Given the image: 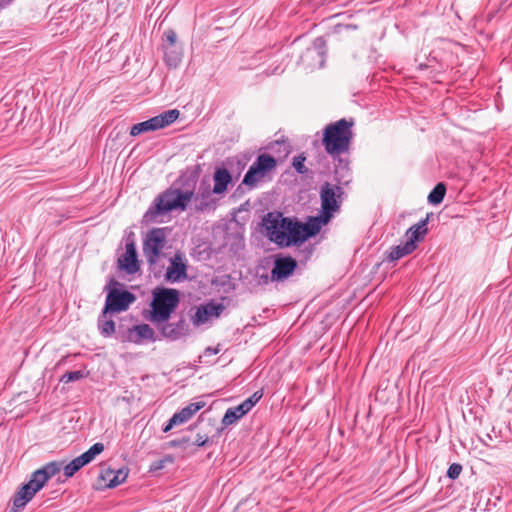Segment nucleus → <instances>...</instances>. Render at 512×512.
<instances>
[{"instance_id":"obj_1","label":"nucleus","mask_w":512,"mask_h":512,"mask_svg":"<svg viewBox=\"0 0 512 512\" xmlns=\"http://www.w3.org/2000/svg\"><path fill=\"white\" fill-rule=\"evenodd\" d=\"M191 200H194L195 209L198 211L211 210L216 205L211 196L210 185L201 183L195 194L192 191L183 192L179 189L166 190L155 199L154 206L148 210L147 216L156 218L172 210L180 209L184 211Z\"/></svg>"},{"instance_id":"obj_2","label":"nucleus","mask_w":512,"mask_h":512,"mask_svg":"<svg viewBox=\"0 0 512 512\" xmlns=\"http://www.w3.org/2000/svg\"><path fill=\"white\" fill-rule=\"evenodd\" d=\"M262 226L268 239L279 247L297 246L294 220L283 217L281 213H268L262 220Z\"/></svg>"},{"instance_id":"obj_3","label":"nucleus","mask_w":512,"mask_h":512,"mask_svg":"<svg viewBox=\"0 0 512 512\" xmlns=\"http://www.w3.org/2000/svg\"><path fill=\"white\" fill-rule=\"evenodd\" d=\"M61 468V463L52 461L34 471L29 482L24 484L15 494L13 500L14 509L24 508L35 494L44 487L46 482L60 472Z\"/></svg>"},{"instance_id":"obj_4","label":"nucleus","mask_w":512,"mask_h":512,"mask_svg":"<svg viewBox=\"0 0 512 512\" xmlns=\"http://www.w3.org/2000/svg\"><path fill=\"white\" fill-rule=\"evenodd\" d=\"M151 310L146 318L154 324L167 322L180 302L179 291L173 288L157 287L152 292Z\"/></svg>"},{"instance_id":"obj_5","label":"nucleus","mask_w":512,"mask_h":512,"mask_svg":"<svg viewBox=\"0 0 512 512\" xmlns=\"http://www.w3.org/2000/svg\"><path fill=\"white\" fill-rule=\"evenodd\" d=\"M353 120L340 119L326 126L323 133V145L330 155H340L349 149L353 132Z\"/></svg>"},{"instance_id":"obj_6","label":"nucleus","mask_w":512,"mask_h":512,"mask_svg":"<svg viewBox=\"0 0 512 512\" xmlns=\"http://www.w3.org/2000/svg\"><path fill=\"white\" fill-rule=\"evenodd\" d=\"M276 159L269 154H260L245 174L242 184L254 188L275 169Z\"/></svg>"},{"instance_id":"obj_7","label":"nucleus","mask_w":512,"mask_h":512,"mask_svg":"<svg viewBox=\"0 0 512 512\" xmlns=\"http://www.w3.org/2000/svg\"><path fill=\"white\" fill-rule=\"evenodd\" d=\"M163 60L169 68H177L183 58V47L177 42V34L169 29L163 33L162 38Z\"/></svg>"},{"instance_id":"obj_8","label":"nucleus","mask_w":512,"mask_h":512,"mask_svg":"<svg viewBox=\"0 0 512 512\" xmlns=\"http://www.w3.org/2000/svg\"><path fill=\"white\" fill-rule=\"evenodd\" d=\"M166 231L164 228L150 230L143 243V253L147 262L151 265L157 263L162 249L166 244Z\"/></svg>"},{"instance_id":"obj_9","label":"nucleus","mask_w":512,"mask_h":512,"mask_svg":"<svg viewBox=\"0 0 512 512\" xmlns=\"http://www.w3.org/2000/svg\"><path fill=\"white\" fill-rule=\"evenodd\" d=\"M179 114L180 113L177 109L167 110L160 115L133 125L130 131V135L138 136L144 132L155 131L164 128L176 121L179 117Z\"/></svg>"},{"instance_id":"obj_10","label":"nucleus","mask_w":512,"mask_h":512,"mask_svg":"<svg viewBox=\"0 0 512 512\" xmlns=\"http://www.w3.org/2000/svg\"><path fill=\"white\" fill-rule=\"evenodd\" d=\"M343 191L340 186L325 183L320 192L321 212L326 215V220H330L334 212L339 210V198Z\"/></svg>"},{"instance_id":"obj_11","label":"nucleus","mask_w":512,"mask_h":512,"mask_svg":"<svg viewBox=\"0 0 512 512\" xmlns=\"http://www.w3.org/2000/svg\"><path fill=\"white\" fill-rule=\"evenodd\" d=\"M329 221L326 220V215L322 212L320 216L310 218L305 224L294 220L295 230L293 233L296 236L297 246L304 243L309 237L316 235L321 227Z\"/></svg>"},{"instance_id":"obj_12","label":"nucleus","mask_w":512,"mask_h":512,"mask_svg":"<svg viewBox=\"0 0 512 512\" xmlns=\"http://www.w3.org/2000/svg\"><path fill=\"white\" fill-rule=\"evenodd\" d=\"M104 451V445L100 442L92 445L86 452L74 458L71 462L63 466L64 475L67 478L72 477L82 467L92 462L97 455Z\"/></svg>"},{"instance_id":"obj_13","label":"nucleus","mask_w":512,"mask_h":512,"mask_svg":"<svg viewBox=\"0 0 512 512\" xmlns=\"http://www.w3.org/2000/svg\"><path fill=\"white\" fill-rule=\"evenodd\" d=\"M135 299V296L129 291L113 289L106 297L105 313L125 311Z\"/></svg>"},{"instance_id":"obj_14","label":"nucleus","mask_w":512,"mask_h":512,"mask_svg":"<svg viewBox=\"0 0 512 512\" xmlns=\"http://www.w3.org/2000/svg\"><path fill=\"white\" fill-rule=\"evenodd\" d=\"M297 267V261L290 256L276 257L271 270V281H283L291 276Z\"/></svg>"},{"instance_id":"obj_15","label":"nucleus","mask_w":512,"mask_h":512,"mask_svg":"<svg viewBox=\"0 0 512 512\" xmlns=\"http://www.w3.org/2000/svg\"><path fill=\"white\" fill-rule=\"evenodd\" d=\"M187 266L181 254L176 253L170 258V265L166 270L165 279L168 282H179L187 278Z\"/></svg>"},{"instance_id":"obj_16","label":"nucleus","mask_w":512,"mask_h":512,"mask_svg":"<svg viewBox=\"0 0 512 512\" xmlns=\"http://www.w3.org/2000/svg\"><path fill=\"white\" fill-rule=\"evenodd\" d=\"M223 310L224 306L222 304L208 303L206 305H201L197 308L195 315L192 318L193 324L195 326H200L210 321L212 318L219 317Z\"/></svg>"},{"instance_id":"obj_17","label":"nucleus","mask_w":512,"mask_h":512,"mask_svg":"<svg viewBox=\"0 0 512 512\" xmlns=\"http://www.w3.org/2000/svg\"><path fill=\"white\" fill-rule=\"evenodd\" d=\"M205 406V402H194L183 408L181 411L175 413L169 420V423L163 429L164 432H168L173 426L185 423L188 421L196 412Z\"/></svg>"},{"instance_id":"obj_18","label":"nucleus","mask_w":512,"mask_h":512,"mask_svg":"<svg viewBox=\"0 0 512 512\" xmlns=\"http://www.w3.org/2000/svg\"><path fill=\"white\" fill-rule=\"evenodd\" d=\"M252 407L253 403L250 400H245L238 406L229 408L222 419L223 426L234 424L245 414H247L252 409Z\"/></svg>"},{"instance_id":"obj_19","label":"nucleus","mask_w":512,"mask_h":512,"mask_svg":"<svg viewBox=\"0 0 512 512\" xmlns=\"http://www.w3.org/2000/svg\"><path fill=\"white\" fill-rule=\"evenodd\" d=\"M119 265L130 274L139 270L137 253L133 243L126 244L125 253L122 258L119 259Z\"/></svg>"},{"instance_id":"obj_20","label":"nucleus","mask_w":512,"mask_h":512,"mask_svg":"<svg viewBox=\"0 0 512 512\" xmlns=\"http://www.w3.org/2000/svg\"><path fill=\"white\" fill-rule=\"evenodd\" d=\"M213 193L222 194L227 190L228 184L232 181L230 172L226 168H219L214 172Z\"/></svg>"},{"instance_id":"obj_21","label":"nucleus","mask_w":512,"mask_h":512,"mask_svg":"<svg viewBox=\"0 0 512 512\" xmlns=\"http://www.w3.org/2000/svg\"><path fill=\"white\" fill-rule=\"evenodd\" d=\"M130 340L139 343L141 340L154 341V330L148 324L136 325L129 330Z\"/></svg>"},{"instance_id":"obj_22","label":"nucleus","mask_w":512,"mask_h":512,"mask_svg":"<svg viewBox=\"0 0 512 512\" xmlns=\"http://www.w3.org/2000/svg\"><path fill=\"white\" fill-rule=\"evenodd\" d=\"M429 220V216L423 220H421L416 225L410 227L407 231L408 240L413 241V244H416V241L420 240L427 233V223Z\"/></svg>"},{"instance_id":"obj_23","label":"nucleus","mask_w":512,"mask_h":512,"mask_svg":"<svg viewBox=\"0 0 512 512\" xmlns=\"http://www.w3.org/2000/svg\"><path fill=\"white\" fill-rule=\"evenodd\" d=\"M161 333L165 338L176 340L183 335V322L173 323H161Z\"/></svg>"},{"instance_id":"obj_24","label":"nucleus","mask_w":512,"mask_h":512,"mask_svg":"<svg viewBox=\"0 0 512 512\" xmlns=\"http://www.w3.org/2000/svg\"><path fill=\"white\" fill-rule=\"evenodd\" d=\"M416 249V244H413V241H406L403 245H398L389 253L388 259L390 261L398 260L410 253H412Z\"/></svg>"},{"instance_id":"obj_25","label":"nucleus","mask_w":512,"mask_h":512,"mask_svg":"<svg viewBox=\"0 0 512 512\" xmlns=\"http://www.w3.org/2000/svg\"><path fill=\"white\" fill-rule=\"evenodd\" d=\"M98 327L101 334L105 337L111 336L115 332V323L111 319H107V313L103 310L102 315L98 319Z\"/></svg>"},{"instance_id":"obj_26","label":"nucleus","mask_w":512,"mask_h":512,"mask_svg":"<svg viewBox=\"0 0 512 512\" xmlns=\"http://www.w3.org/2000/svg\"><path fill=\"white\" fill-rule=\"evenodd\" d=\"M446 193V187L443 183H438L428 195V201L431 204H440Z\"/></svg>"},{"instance_id":"obj_27","label":"nucleus","mask_w":512,"mask_h":512,"mask_svg":"<svg viewBox=\"0 0 512 512\" xmlns=\"http://www.w3.org/2000/svg\"><path fill=\"white\" fill-rule=\"evenodd\" d=\"M128 476V471L124 468L115 470L113 477L110 480V484H106L108 488H114L123 483Z\"/></svg>"},{"instance_id":"obj_28","label":"nucleus","mask_w":512,"mask_h":512,"mask_svg":"<svg viewBox=\"0 0 512 512\" xmlns=\"http://www.w3.org/2000/svg\"><path fill=\"white\" fill-rule=\"evenodd\" d=\"M306 158L302 155L296 156L293 158V167L300 174H305L307 172V168L304 165Z\"/></svg>"},{"instance_id":"obj_29","label":"nucleus","mask_w":512,"mask_h":512,"mask_svg":"<svg viewBox=\"0 0 512 512\" xmlns=\"http://www.w3.org/2000/svg\"><path fill=\"white\" fill-rule=\"evenodd\" d=\"M461 471H462V466L458 463H453L448 468L447 476L451 479H456L459 477Z\"/></svg>"},{"instance_id":"obj_30","label":"nucleus","mask_w":512,"mask_h":512,"mask_svg":"<svg viewBox=\"0 0 512 512\" xmlns=\"http://www.w3.org/2000/svg\"><path fill=\"white\" fill-rule=\"evenodd\" d=\"M81 377H82L81 371H73V372L66 373L63 376L62 380L65 381L66 383H68L71 381H76V380L80 379Z\"/></svg>"},{"instance_id":"obj_31","label":"nucleus","mask_w":512,"mask_h":512,"mask_svg":"<svg viewBox=\"0 0 512 512\" xmlns=\"http://www.w3.org/2000/svg\"><path fill=\"white\" fill-rule=\"evenodd\" d=\"M114 472H115V470H112L110 468L102 469L100 478L103 481L107 482V484H110V480L113 477Z\"/></svg>"},{"instance_id":"obj_32","label":"nucleus","mask_w":512,"mask_h":512,"mask_svg":"<svg viewBox=\"0 0 512 512\" xmlns=\"http://www.w3.org/2000/svg\"><path fill=\"white\" fill-rule=\"evenodd\" d=\"M208 442V436L207 435H201V434H197L196 436V439L194 441V444H196L197 446H204L206 445Z\"/></svg>"},{"instance_id":"obj_33","label":"nucleus","mask_w":512,"mask_h":512,"mask_svg":"<svg viewBox=\"0 0 512 512\" xmlns=\"http://www.w3.org/2000/svg\"><path fill=\"white\" fill-rule=\"evenodd\" d=\"M262 394L259 392H255L250 398L247 400H250L253 403V406L261 399Z\"/></svg>"},{"instance_id":"obj_34","label":"nucleus","mask_w":512,"mask_h":512,"mask_svg":"<svg viewBox=\"0 0 512 512\" xmlns=\"http://www.w3.org/2000/svg\"><path fill=\"white\" fill-rule=\"evenodd\" d=\"M314 55L320 56V52L316 49H307L305 54L306 57H313Z\"/></svg>"},{"instance_id":"obj_35","label":"nucleus","mask_w":512,"mask_h":512,"mask_svg":"<svg viewBox=\"0 0 512 512\" xmlns=\"http://www.w3.org/2000/svg\"><path fill=\"white\" fill-rule=\"evenodd\" d=\"M218 352H219V350L217 348H210V347H208L205 350V355L211 356V355L217 354Z\"/></svg>"},{"instance_id":"obj_36","label":"nucleus","mask_w":512,"mask_h":512,"mask_svg":"<svg viewBox=\"0 0 512 512\" xmlns=\"http://www.w3.org/2000/svg\"><path fill=\"white\" fill-rule=\"evenodd\" d=\"M188 441H189V439H187V438H182V439L177 440V441H172V442H171V444H172L173 446L183 445V444L187 443Z\"/></svg>"}]
</instances>
